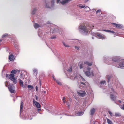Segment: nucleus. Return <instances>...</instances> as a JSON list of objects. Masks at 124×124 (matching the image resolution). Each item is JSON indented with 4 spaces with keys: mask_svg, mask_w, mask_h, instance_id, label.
Masks as SVG:
<instances>
[{
    "mask_svg": "<svg viewBox=\"0 0 124 124\" xmlns=\"http://www.w3.org/2000/svg\"><path fill=\"white\" fill-rule=\"evenodd\" d=\"M121 108L124 110V104L123 105L122 107H121Z\"/></svg>",
    "mask_w": 124,
    "mask_h": 124,
    "instance_id": "a18cd8bd",
    "label": "nucleus"
},
{
    "mask_svg": "<svg viewBox=\"0 0 124 124\" xmlns=\"http://www.w3.org/2000/svg\"><path fill=\"white\" fill-rule=\"evenodd\" d=\"M84 65L82 63L80 64L79 65V67L80 69H82L84 66Z\"/></svg>",
    "mask_w": 124,
    "mask_h": 124,
    "instance_id": "2f4dec72",
    "label": "nucleus"
},
{
    "mask_svg": "<svg viewBox=\"0 0 124 124\" xmlns=\"http://www.w3.org/2000/svg\"><path fill=\"white\" fill-rule=\"evenodd\" d=\"M93 63L92 62H89L88 61H85L84 62V64H86L88 66H91Z\"/></svg>",
    "mask_w": 124,
    "mask_h": 124,
    "instance_id": "f8f14e48",
    "label": "nucleus"
},
{
    "mask_svg": "<svg viewBox=\"0 0 124 124\" xmlns=\"http://www.w3.org/2000/svg\"><path fill=\"white\" fill-rule=\"evenodd\" d=\"M92 27L91 26V27H90V28H92V29L93 28V27H94L93 25H92Z\"/></svg>",
    "mask_w": 124,
    "mask_h": 124,
    "instance_id": "052dcab7",
    "label": "nucleus"
},
{
    "mask_svg": "<svg viewBox=\"0 0 124 124\" xmlns=\"http://www.w3.org/2000/svg\"><path fill=\"white\" fill-rule=\"evenodd\" d=\"M34 28L36 29L40 27V26L37 23H34Z\"/></svg>",
    "mask_w": 124,
    "mask_h": 124,
    "instance_id": "aec40b11",
    "label": "nucleus"
},
{
    "mask_svg": "<svg viewBox=\"0 0 124 124\" xmlns=\"http://www.w3.org/2000/svg\"><path fill=\"white\" fill-rule=\"evenodd\" d=\"M51 39H54L56 38V37L55 36H53L51 37Z\"/></svg>",
    "mask_w": 124,
    "mask_h": 124,
    "instance_id": "a19ab883",
    "label": "nucleus"
},
{
    "mask_svg": "<svg viewBox=\"0 0 124 124\" xmlns=\"http://www.w3.org/2000/svg\"><path fill=\"white\" fill-rule=\"evenodd\" d=\"M78 95L81 96L83 97L85 96L86 93L84 91H79L77 92Z\"/></svg>",
    "mask_w": 124,
    "mask_h": 124,
    "instance_id": "0eeeda50",
    "label": "nucleus"
},
{
    "mask_svg": "<svg viewBox=\"0 0 124 124\" xmlns=\"http://www.w3.org/2000/svg\"><path fill=\"white\" fill-rule=\"evenodd\" d=\"M9 60L11 61H14L15 59L14 55L12 54H10H10H9Z\"/></svg>",
    "mask_w": 124,
    "mask_h": 124,
    "instance_id": "9b49d317",
    "label": "nucleus"
},
{
    "mask_svg": "<svg viewBox=\"0 0 124 124\" xmlns=\"http://www.w3.org/2000/svg\"><path fill=\"white\" fill-rule=\"evenodd\" d=\"M79 6L81 8H82L85 7V5H79Z\"/></svg>",
    "mask_w": 124,
    "mask_h": 124,
    "instance_id": "4c0bfd02",
    "label": "nucleus"
},
{
    "mask_svg": "<svg viewBox=\"0 0 124 124\" xmlns=\"http://www.w3.org/2000/svg\"><path fill=\"white\" fill-rule=\"evenodd\" d=\"M8 36V34H7L6 33L3 35L2 36V38H4L6 36Z\"/></svg>",
    "mask_w": 124,
    "mask_h": 124,
    "instance_id": "58836bf2",
    "label": "nucleus"
},
{
    "mask_svg": "<svg viewBox=\"0 0 124 124\" xmlns=\"http://www.w3.org/2000/svg\"><path fill=\"white\" fill-rule=\"evenodd\" d=\"M97 35L99 38L102 39H104L105 38V37L101 35L100 33H97Z\"/></svg>",
    "mask_w": 124,
    "mask_h": 124,
    "instance_id": "ddd939ff",
    "label": "nucleus"
},
{
    "mask_svg": "<svg viewBox=\"0 0 124 124\" xmlns=\"http://www.w3.org/2000/svg\"><path fill=\"white\" fill-rule=\"evenodd\" d=\"M90 68L89 67H87L86 68V70L85 71L84 69H83V71L86 75L88 77L90 76H93L94 75L93 71L90 72Z\"/></svg>",
    "mask_w": 124,
    "mask_h": 124,
    "instance_id": "f257e3e1",
    "label": "nucleus"
},
{
    "mask_svg": "<svg viewBox=\"0 0 124 124\" xmlns=\"http://www.w3.org/2000/svg\"><path fill=\"white\" fill-rule=\"evenodd\" d=\"M63 44L64 46L66 47L69 48L70 47V46L66 44L64 42H63Z\"/></svg>",
    "mask_w": 124,
    "mask_h": 124,
    "instance_id": "7c9ffc66",
    "label": "nucleus"
},
{
    "mask_svg": "<svg viewBox=\"0 0 124 124\" xmlns=\"http://www.w3.org/2000/svg\"><path fill=\"white\" fill-rule=\"evenodd\" d=\"M100 11H101V10H98L96 11V13L97 14L98 13H100Z\"/></svg>",
    "mask_w": 124,
    "mask_h": 124,
    "instance_id": "8fccbe9b",
    "label": "nucleus"
},
{
    "mask_svg": "<svg viewBox=\"0 0 124 124\" xmlns=\"http://www.w3.org/2000/svg\"><path fill=\"white\" fill-rule=\"evenodd\" d=\"M65 98H66L65 97H64L63 98V100H65Z\"/></svg>",
    "mask_w": 124,
    "mask_h": 124,
    "instance_id": "13d9d810",
    "label": "nucleus"
},
{
    "mask_svg": "<svg viewBox=\"0 0 124 124\" xmlns=\"http://www.w3.org/2000/svg\"><path fill=\"white\" fill-rule=\"evenodd\" d=\"M42 34V32L40 30H39L38 31V35L39 37L42 36L41 35Z\"/></svg>",
    "mask_w": 124,
    "mask_h": 124,
    "instance_id": "bb28decb",
    "label": "nucleus"
},
{
    "mask_svg": "<svg viewBox=\"0 0 124 124\" xmlns=\"http://www.w3.org/2000/svg\"><path fill=\"white\" fill-rule=\"evenodd\" d=\"M57 3H60L62 5H64L66 3H68V1L66 0H57Z\"/></svg>",
    "mask_w": 124,
    "mask_h": 124,
    "instance_id": "6e6552de",
    "label": "nucleus"
},
{
    "mask_svg": "<svg viewBox=\"0 0 124 124\" xmlns=\"http://www.w3.org/2000/svg\"><path fill=\"white\" fill-rule=\"evenodd\" d=\"M54 0H52L51 6H49V4L48 3H46L45 4V7L47 8H52L54 6Z\"/></svg>",
    "mask_w": 124,
    "mask_h": 124,
    "instance_id": "423d86ee",
    "label": "nucleus"
},
{
    "mask_svg": "<svg viewBox=\"0 0 124 124\" xmlns=\"http://www.w3.org/2000/svg\"><path fill=\"white\" fill-rule=\"evenodd\" d=\"M51 31H52L53 33H54L55 32H57L58 30L57 29H56L55 28H54V29L53 30V29L51 28Z\"/></svg>",
    "mask_w": 124,
    "mask_h": 124,
    "instance_id": "b1692460",
    "label": "nucleus"
},
{
    "mask_svg": "<svg viewBox=\"0 0 124 124\" xmlns=\"http://www.w3.org/2000/svg\"><path fill=\"white\" fill-rule=\"evenodd\" d=\"M19 84L22 87H23L24 88V85L23 84V81L21 80H19Z\"/></svg>",
    "mask_w": 124,
    "mask_h": 124,
    "instance_id": "412c9836",
    "label": "nucleus"
},
{
    "mask_svg": "<svg viewBox=\"0 0 124 124\" xmlns=\"http://www.w3.org/2000/svg\"><path fill=\"white\" fill-rule=\"evenodd\" d=\"M105 80H103L101 81L100 83L101 84H104L105 83Z\"/></svg>",
    "mask_w": 124,
    "mask_h": 124,
    "instance_id": "e433bc0d",
    "label": "nucleus"
},
{
    "mask_svg": "<svg viewBox=\"0 0 124 124\" xmlns=\"http://www.w3.org/2000/svg\"><path fill=\"white\" fill-rule=\"evenodd\" d=\"M14 46L15 47H16V48L17 47V44H16V43H14Z\"/></svg>",
    "mask_w": 124,
    "mask_h": 124,
    "instance_id": "c03bdc74",
    "label": "nucleus"
},
{
    "mask_svg": "<svg viewBox=\"0 0 124 124\" xmlns=\"http://www.w3.org/2000/svg\"><path fill=\"white\" fill-rule=\"evenodd\" d=\"M102 31H105V32H109V30H102Z\"/></svg>",
    "mask_w": 124,
    "mask_h": 124,
    "instance_id": "37998d69",
    "label": "nucleus"
},
{
    "mask_svg": "<svg viewBox=\"0 0 124 124\" xmlns=\"http://www.w3.org/2000/svg\"><path fill=\"white\" fill-rule=\"evenodd\" d=\"M87 29L88 28H87L85 25H81L79 27V30L80 31L84 33L85 35L87 33Z\"/></svg>",
    "mask_w": 124,
    "mask_h": 124,
    "instance_id": "7ed1b4c3",
    "label": "nucleus"
},
{
    "mask_svg": "<svg viewBox=\"0 0 124 124\" xmlns=\"http://www.w3.org/2000/svg\"><path fill=\"white\" fill-rule=\"evenodd\" d=\"M119 66L118 67L121 68L124 67V60H121L119 65Z\"/></svg>",
    "mask_w": 124,
    "mask_h": 124,
    "instance_id": "9d476101",
    "label": "nucleus"
},
{
    "mask_svg": "<svg viewBox=\"0 0 124 124\" xmlns=\"http://www.w3.org/2000/svg\"><path fill=\"white\" fill-rule=\"evenodd\" d=\"M23 102L22 101L21 102V105H20V112H21L22 109L23 108Z\"/></svg>",
    "mask_w": 124,
    "mask_h": 124,
    "instance_id": "a878e982",
    "label": "nucleus"
},
{
    "mask_svg": "<svg viewBox=\"0 0 124 124\" xmlns=\"http://www.w3.org/2000/svg\"><path fill=\"white\" fill-rule=\"evenodd\" d=\"M8 89L10 92L12 93H14L15 91L14 87L13 85L10 84L8 85Z\"/></svg>",
    "mask_w": 124,
    "mask_h": 124,
    "instance_id": "39448f33",
    "label": "nucleus"
},
{
    "mask_svg": "<svg viewBox=\"0 0 124 124\" xmlns=\"http://www.w3.org/2000/svg\"><path fill=\"white\" fill-rule=\"evenodd\" d=\"M85 10L86 11H89L90 10V8L89 7H86L85 8Z\"/></svg>",
    "mask_w": 124,
    "mask_h": 124,
    "instance_id": "473e14b6",
    "label": "nucleus"
},
{
    "mask_svg": "<svg viewBox=\"0 0 124 124\" xmlns=\"http://www.w3.org/2000/svg\"><path fill=\"white\" fill-rule=\"evenodd\" d=\"M36 91H37L38 90V87H37V86H36Z\"/></svg>",
    "mask_w": 124,
    "mask_h": 124,
    "instance_id": "5fc2aeb1",
    "label": "nucleus"
},
{
    "mask_svg": "<svg viewBox=\"0 0 124 124\" xmlns=\"http://www.w3.org/2000/svg\"><path fill=\"white\" fill-rule=\"evenodd\" d=\"M66 0L68 1V3L69 1H71V0Z\"/></svg>",
    "mask_w": 124,
    "mask_h": 124,
    "instance_id": "0e129e2a",
    "label": "nucleus"
},
{
    "mask_svg": "<svg viewBox=\"0 0 124 124\" xmlns=\"http://www.w3.org/2000/svg\"><path fill=\"white\" fill-rule=\"evenodd\" d=\"M47 23H48V24H50V23H48V22Z\"/></svg>",
    "mask_w": 124,
    "mask_h": 124,
    "instance_id": "69168bd1",
    "label": "nucleus"
},
{
    "mask_svg": "<svg viewBox=\"0 0 124 124\" xmlns=\"http://www.w3.org/2000/svg\"><path fill=\"white\" fill-rule=\"evenodd\" d=\"M22 76H23L22 74H20V77L21 78H23V77Z\"/></svg>",
    "mask_w": 124,
    "mask_h": 124,
    "instance_id": "09e8293b",
    "label": "nucleus"
},
{
    "mask_svg": "<svg viewBox=\"0 0 124 124\" xmlns=\"http://www.w3.org/2000/svg\"><path fill=\"white\" fill-rule=\"evenodd\" d=\"M33 71L35 74L36 75L37 73V70L36 69H35L33 70Z\"/></svg>",
    "mask_w": 124,
    "mask_h": 124,
    "instance_id": "f704fd0d",
    "label": "nucleus"
},
{
    "mask_svg": "<svg viewBox=\"0 0 124 124\" xmlns=\"http://www.w3.org/2000/svg\"><path fill=\"white\" fill-rule=\"evenodd\" d=\"M108 113H109V114L111 116H113V115L112 114V113L110 111H108Z\"/></svg>",
    "mask_w": 124,
    "mask_h": 124,
    "instance_id": "ea45409f",
    "label": "nucleus"
},
{
    "mask_svg": "<svg viewBox=\"0 0 124 124\" xmlns=\"http://www.w3.org/2000/svg\"><path fill=\"white\" fill-rule=\"evenodd\" d=\"M84 113V111H81L78 112L76 114V115L81 116L83 115Z\"/></svg>",
    "mask_w": 124,
    "mask_h": 124,
    "instance_id": "6ab92c4d",
    "label": "nucleus"
},
{
    "mask_svg": "<svg viewBox=\"0 0 124 124\" xmlns=\"http://www.w3.org/2000/svg\"><path fill=\"white\" fill-rule=\"evenodd\" d=\"M111 77L112 76L110 75H107L106 76V78L108 80V83Z\"/></svg>",
    "mask_w": 124,
    "mask_h": 124,
    "instance_id": "a211bd4d",
    "label": "nucleus"
},
{
    "mask_svg": "<svg viewBox=\"0 0 124 124\" xmlns=\"http://www.w3.org/2000/svg\"><path fill=\"white\" fill-rule=\"evenodd\" d=\"M28 88L30 90L32 89H33V87L31 85H28L27 86Z\"/></svg>",
    "mask_w": 124,
    "mask_h": 124,
    "instance_id": "cd10ccee",
    "label": "nucleus"
},
{
    "mask_svg": "<svg viewBox=\"0 0 124 124\" xmlns=\"http://www.w3.org/2000/svg\"><path fill=\"white\" fill-rule=\"evenodd\" d=\"M71 100V99H70V101Z\"/></svg>",
    "mask_w": 124,
    "mask_h": 124,
    "instance_id": "338daca9",
    "label": "nucleus"
},
{
    "mask_svg": "<svg viewBox=\"0 0 124 124\" xmlns=\"http://www.w3.org/2000/svg\"><path fill=\"white\" fill-rule=\"evenodd\" d=\"M74 42L75 43H77L78 44H80L81 41L77 39H76L74 41Z\"/></svg>",
    "mask_w": 124,
    "mask_h": 124,
    "instance_id": "4be33fe9",
    "label": "nucleus"
},
{
    "mask_svg": "<svg viewBox=\"0 0 124 124\" xmlns=\"http://www.w3.org/2000/svg\"><path fill=\"white\" fill-rule=\"evenodd\" d=\"M111 92L110 93H111L110 95L111 98L112 100H114L116 97L117 94L113 90L112 88H111Z\"/></svg>",
    "mask_w": 124,
    "mask_h": 124,
    "instance_id": "20e7f679",
    "label": "nucleus"
},
{
    "mask_svg": "<svg viewBox=\"0 0 124 124\" xmlns=\"http://www.w3.org/2000/svg\"><path fill=\"white\" fill-rule=\"evenodd\" d=\"M118 102L119 103H121V101L120 100H118Z\"/></svg>",
    "mask_w": 124,
    "mask_h": 124,
    "instance_id": "4d7b16f0",
    "label": "nucleus"
},
{
    "mask_svg": "<svg viewBox=\"0 0 124 124\" xmlns=\"http://www.w3.org/2000/svg\"><path fill=\"white\" fill-rule=\"evenodd\" d=\"M6 77L8 78L9 79L12 81L13 83L16 84L17 82L16 80L17 78H16L14 77V74H10L9 75L8 74L6 75Z\"/></svg>",
    "mask_w": 124,
    "mask_h": 124,
    "instance_id": "f03ea898",
    "label": "nucleus"
},
{
    "mask_svg": "<svg viewBox=\"0 0 124 124\" xmlns=\"http://www.w3.org/2000/svg\"><path fill=\"white\" fill-rule=\"evenodd\" d=\"M36 96V100H38V97L36 96Z\"/></svg>",
    "mask_w": 124,
    "mask_h": 124,
    "instance_id": "6e6d98bb",
    "label": "nucleus"
},
{
    "mask_svg": "<svg viewBox=\"0 0 124 124\" xmlns=\"http://www.w3.org/2000/svg\"><path fill=\"white\" fill-rule=\"evenodd\" d=\"M76 76L75 74H74L73 75V76H70V79H74L76 77Z\"/></svg>",
    "mask_w": 124,
    "mask_h": 124,
    "instance_id": "c756f323",
    "label": "nucleus"
},
{
    "mask_svg": "<svg viewBox=\"0 0 124 124\" xmlns=\"http://www.w3.org/2000/svg\"><path fill=\"white\" fill-rule=\"evenodd\" d=\"M91 34L92 35H94V36H95L96 35V34L94 33H91Z\"/></svg>",
    "mask_w": 124,
    "mask_h": 124,
    "instance_id": "3c124183",
    "label": "nucleus"
},
{
    "mask_svg": "<svg viewBox=\"0 0 124 124\" xmlns=\"http://www.w3.org/2000/svg\"><path fill=\"white\" fill-rule=\"evenodd\" d=\"M92 39H94V38H93V37H92Z\"/></svg>",
    "mask_w": 124,
    "mask_h": 124,
    "instance_id": "774afa93",
    "label": "nucleus"
},
{
    "mask_svg": "<svg viewBox=\"0 0 124 124\" xmlns=\"http://www.w3.org/2000/svg\"><path fill=\"white\" fill-rule=\"evenodd\" d=\"M114 24L115 25V26L117 28L121 29L122 28V26L120 24Z\"/></svg>",
    "mask_w": 124,
    "mask_h": 124,
    "instance_id": "f3484780",
    "label": "nucleus"
},
{
    "mask_svg": "<svg viewBox=\"0 0 124 124\" xmlns=\"http://www.w3.org/2000/svg\"><path fill=\"white\" fill-rule=\"evenodd\" d=\"M86 83H85L84 82H81L80 83V84L79 85L80 87H82L83 88L85 87V86L86 87Z\"/></svg>",
    "mask_w": 124,
    "mask_h": 124,
    "instance_id": "4468645a",
    "label": "nucleus"
},
{
    "mask_svg": "<svg viewBox=\"0 0 124 124\" xmlns=\"http://www.w3.org/2000/svg\"><path fill=\"white\" fill-rule=\"evenodd\" d=\"M72 71V68L71 67H70L69 69L67 70V71L69 73L71 72Z\"/></svg>",
    "mask_w": 124,
    "mask_h": 124,
    "instance_id": "c9c22d12",
    "label": "nucleus"
},
{
    "mask_svg": "<svg viewBox=\"0 0 124 124\" xmlns=\"http://www.w3.org/2000/svg\"><path fill=\"white\" fill-rule=\"evenodd\" d=\"M33 102L34 106H35L37 108H40V105L39 102L35 101L34 99L33 100Z\"/></svg>",
    "mask_w": 124,
    "mask_h": 124,
    "instance_id": "1a4fd4ad",
    "label": "nucleus"
},
{
    "mask_svg": "<svg viewBox=\"0 0 124 124\" xmlns=\"http://www.w3.org/2000/svg\"><path fill=\"white\" fill-rule=\"evenodd\" d=\"M107 120L108 123L109 124H113V123L108 118H107Z\"/></svg>",
    "mask_w": 124,
    "mask_h": 124,
    "instance_id": "393cba45",
    "label": "nucleus"
},
{
    "mask_svg": "<svg viewBox=\"0 0 124 124\" xmlns=\"http://www.w3.org/2000/svg\"><path fill=\"white\" fill-rule=\"evenodd\" d=\"M67 104L68 105V107L69 108V105L67 103Z\"/></svg>",
    "mask_w": 124,
    "mask_h": 124,
    "instance_id": "680f3d73",
    "label": "nucleus"
},
{
    "mask_svg": "<svg viewBox=\"0 0 124 124\" xmlns=\"http://www.w3.org/2000/svg\"><path fill=\"white\" fill-rule=\"evenodd\" d=\"M80 77H81L82 80L83 81H85V79L82 77L81 76H80Z\"/></svg>",
    "mask_w": 124,
    "mask_h": 124,
    "instance_id": "de8ad7c7",
    "label": "nucleus"
},
{
    "mask_svg": "<svg viewBox=\"0 0 124 124\" xmlns=\"http://www.w3.org/2000/svg\"><path fill=\"white\" fill-rule=\"evenodd\" d=\"M119 58L117 57H115L113 59V60L115 62H117L119 60Z\"/></svg>",
    "mask_w": 124,
    "mask_h": 124,
    "instance_id": "dca6fc26",
    "label": "nucleus"
},
{
    "mask_svg": "<svg viewBox=\"0 0 124 124\" xmlns=\"http://www.w3.org/2000/svg\"><path fill=\"white\" fill-rule=\"evenodd\" d=\"M109 32L111 33H115L114 32V31H111V30H109Z\"/></svg>",
    "mask_w": 124,
    "mask_h": 124,
    "instance_id": "49530a36",
    "label": "nucleus"
},
{
    "mask_svg": "<svg viewBox=\"0 0 124 124\" xmlns=\"http://www.w3.org/2000/svg\"><path fill=\"white\" fill-rule=\"evenodd\" d=\"M63 102L64 103H65L66 102L65 101V100H63Z\"/></svg>",
    "mask_w": 124,
    "mask_h": 124,
    "instance_id": "e2e57ef3",
    "label": "nucleus"
},
{
    "mask_svg": "<svg viewBox=\"0 0 124 124\" xmlns=\"http://www.w3.org/2000/svg\"><path fill=\"white\" fill-rule=\"evenodd\" d=\"M41 111V109H38L37 110V111L38 112H39Z\"/></svg>",
    "mask_w": 124,
    "mask_h": 124,
    "instance_id": "603ef678",
    "label": "nucleus"
},
{
    "mask_svg": "<svg viewBox=\"0 0 124 124\" xmlns=\"http://www.w3.org/2000/svg\"><path fill=\"white\" fill-rule=\"evenodd\" d=\"M43 92H44V93L45 94V93H46V91H43Z\"/></svg>",
    "mask_w": 124,
    "mask_h": 124,
    "instance_id": "bf43d9fd",
    "label": "nucleus"
},
{
    "mask_svg": "<svg viewBox=\"0 0 124 124\" xmlns=\"http://www.w3.org/2000/svg\"><path fill=\"white\" fill-rule=\"evenodd\" d=\"M75 48L76 49H77V50H78L79 49V48H78V47H77V46H75Z\"/></svg>",
    "mask_w": 124,
    "mask_h": 124,
    "instance_id": "864d4df0",
    "label": "nucleus"
},
{
    "mask_svg": "<svg viewBox=\"0 0 124 124\" xmlns=\"http://www.w3.org/2000/svg\"><path fill=\"white\" fill-rule=\"evenodd\" d=\"M115 115L116 117H118L120 116V114L118 113H115Z\"/></svg>",
    "mask_w": 124,
    "mask_h": 124,
    "instance_id": "72a5a7b5",
    "label": "nucleus"
},
{
    "mask_svg": "<svg viewBox=\"0 0 124 124\" xmlns=\"http://www.w3.org/2000/svg\"><path fill=\"white\" fill-rule=\"evenodd\" d=\"M95 110L94 108H92L91 110V114L92 115L95 112Z\"/></svg>",
    "mask_w": 124,
    "mask_h": 124,
    "instance_id": "5701e85b",
    "label": "nucleus"
},
{
    "mask_svg": "<svg viewBox=\"0 0 124 124\" xmlns=\"http://www.w3.org/2000/svg\"><path fill=\"white\" fill-rule=\"evenodd\" d=\"M52 77L53 78V79L55 81H56V82L59 85H62V84L58 80H56L55 79L54 76H52Z\"/></svg>",
    "mask_w": 124,
    "mask_h": 124,
    "instance_id": "2eb2a0df",
    "label": "nucleus"
},
{
    "mask_svg": "<svg viewBox=\"0 0 124 124\" xmlns=\"http://www.w3.org/2000/svg\"><path fill=\"white\" fill-rule=\"evenodd\" d=\"M37 8H34L32 12V14H35L36 12L37 11Z\"/></svg>",
    "mask_w": 124,
    "mask_h": 124,
    "instance_id": "c85d7f7f",
    "label": "nucleus"
},
{
    "mask_svg": "<svg viewBox=\"0 0 124 124\" xmlns=\"http://www.w3.org/2000/svg\"><path fill=\"white\" fill-rule=\"evenodd\" d=\"M16 71L15 70H13L12 71H11V73H13L15 74L16 73Z\"/></svg>",
    "mask_w": 124,
    "mask_h": 124,
    "instance_id": "79ce46f5",
    "label": "nucleus"
}]
</instances>
